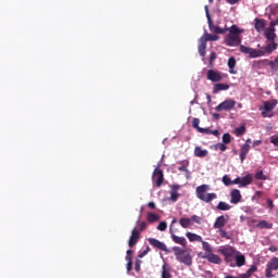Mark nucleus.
Masks as SVG:
<instances>
[{
	"mask_svg": "<svg viewBox=\"0 0 278 278\" xmlns=\"http://www.w3.org/2000/svg\"><path fill=\"white\" fill-rule=\"evenodd\" d=\"M265 38L269 41V42H275V38H277V34H275V27L270 26V28H268L265 31Z\"/></svg>",
	"mask_w": 278,
	"mask_h": 278,
	"instance_id": "20",
	"label": "nucleus"
},
{
	"mask_svg": "<svg viewBox=\"0 0 278 278\" xmlns=\"http://www.w3.org/2000/svg\"><path fill=\"white\" fill-rule=\"evenodd\" d=\"M233 261L236 262L237 266L241 267L247 264V257H244V254L237 251V254L233 256Z\"/></svg>",
	"mask_w": 278,
	"mask_h": 278,
	"instance_id": "16",
	"label": "nucleus"
},
{
	"mask_svg": "<svg viewBox=\"0 0 278 278\" xmlns=\"http://www.w3.org/2000/svg\"><path fill=\"white\" fill-rule=\"evenodd\" d=\"M168 224L166 222H161L157 226L159 231H166Z\"/></svg>",
	"mask_w": 278,
	"mask_h": 278,
	"instance_id": "42",
	"label": "nucleus"
},
{
	"mask_svg": "<svg viewBox=\"0 0 278 278\" xmlns=\"http://www.w3.org/2000/svg\"><path fill=\"white\" fill-rule=\"evenodd\" d=\"M263 194L264 193L262 191H256L254 197L252 198V201H258V199H262Z\"/></svg>",
	"mask_w": 278,
	"mask_h": 278,
	"instance_id": "45",
	"label": "nucleus"
},
{
	"mask_svg": "<svg viewBox=\"0 0 278 278\" xmlns=\"http://www.w3.org/2000/svg\"><path fill=\"white\" fill-rule=\"evenodd\" d=\"M155 247H157L160 251H168V248H166V244H156Z\"/></svg>",
	"mask_w": 278,
	"mask_h": 278,
	"instance_id": "55",
	"label": "nucleus"
},
{
	"mask_svg": "<svg viewBox=\"0 0 278 278\" xmlns=\"http://www.w3.org/2000/svg\"><path fill=\"white\" fill-rule=\"evenodd\" d=\"M247 132V127L244 126H240L238 128H236V136H243V134Z\"/></svg>",
	"mask_w": 278,
	"mask_h": 278,
	"instance_id": "39",
	"label": "nucleus"
},
{
	"mask_svg": "<svg viewBox=\"0 0 278 278\" xmlns=\"http://www.w3.org/2000/svg\"><path fill=\"white\" fill-rule=\"evenodd\" d=\"M225 278H244V276H243V274H241L239 277L226 276Z\"/></svg>",
	"mask_w": 278,
	"mask_h": 278,
	"instance_id": "64",
	"label": "nucleus"
},
{
	"mask_svg": "<svg viewBox=\"0 0 278 278\" xmlns=\"http://www.w3.org/2000/svg\"><path fill=\"white\" fill-rule=\"evenodd\" d=\"M277 103L275 101H265L264 102V110L265 112H273Z\"/></svg>",
	"mask_w": 278,
	"mask_h": 278,
	"instance_id": "29",
	"label": "nucleus"
},
{
	"mask_svg": "<svg viewBox=\"0 0 278 278\" xmlns=\"http://www.w3.org/2000/svg\"><path fill=\"white\" fill-rule=\"evenodd\" d=\"M152 181L155 184L156 188H161L164 184V172L161 168L156 167L152 175Z\"/></svg>",
	"mask_w": 278,
	"mask_h": 278,
	"instance_id": "10",
	"label": "nucleus"
},
{
	"mask_svg": "<svg viewBox=\"0 0 278 278\" xmlns=\"http://www.w3.org/2000/svg\"><path fill=\"white\" fill-rule=\"evenodd\" d=\"M241 53H244V55H249V58H262L264 55H270L273 51L277 49V43L275 41H270L267 46L262 47L261 49L256 50L253 48H249L247 46H240Z\"/></svg>",
	"mask_w": 278,
	"mask_h": 278,
	"instance_id": "1",
	"label": "nucleus"
},
{
	"mask_svg": "<svg viewBox=\"0 0 278 278\" xmlns=\"http://www.w3.org/2000/svg\"><path fill=\"white\" fill-rule=\"evenodd\" d=\"M138 240H140V230L135 228L131 232L130 239L128 241V244H137Z\"/></svg>",
	"mask_w": 278,
	"mask_h": 278,
	"instance_id": "21",
	"label": "nucleus"
},
{
	"mask_svg": "<svg viewBox=\"0 0 278 278\" xmlns=\"http://www.w3.org/2000/svg\"><path fill=\"white\" fill-rule=\"evenodd\" d=\"M187 238L189 242H202V244H207V242L203 241V238L197 233L187 232Z\"/></svg>",
	"mask_w": 278,
	"mask_h": 278,
	"instance_id": "19",
	"label": "nucleus"
},
{
	"mask_svg": "<svg viewBox=\"0 0 278 278\" xmlns=\"http://www.w3.org/2000/svg\"><path fill=\"white\" fill-rule=\"evenodd\" d=\"M216 61V52H212L210 55V64H214Z\"/></svg>",
	"mask_w": 278,
	"mask_h": 278,
	"instance_id": "52",
	"label": "nucleus"
},
{
	"mask_svg": "<svg viewBox=\"0 0 278 278\" xmlns=\"http://www.w3.org/2000/svg\"><path fill=\"white\" fill-rule=\"evenodd\" d=\"M215 148L224 152L227 149V143H217Z\"/></svg>",
	"mask_w": 278,
	"mask_h": 278,
	"instance_id": "47",
	"label": "nucleus"
},
{
	"mask_svg": "<svg viewBox=\"0 0 278 278\" xmlns=\"http://www.w3.org/2000/svg\"><path fill=\"white\" fill-rule=\"evenodd\" d=\"M200 45L198 46V51L201 58H205L206 49H207V43L203 39H199Z\"/></svg>",
	"mask_w": 278,
	"mask_h": 278,
	"instance_id": "23",
	"label": "nucleus"
},
{
	"mask_svg": "<svg viewBox=\"0 0 278 278\" xmlns=\"http://www.w3.org/2000/svg\"><path fill=\"white\" fill-rule=\"evenodd\" d=\"M162 278H173V275H170V271H168V269H166V267L164 266L162 270Z\"/></svg>",
	"mask_w": 278,
	"mask_h": 278,
	"instance_id": "41",
	"label": "nucleus"
},
{
	"mask_svg": "<svg viewBox=\"0 0 278 278\" xmlns=\"http://www.w3.org/2000/svg\"><path fill=\"white\" fill-rule=\"evenodd\" d=\"M199 123H201V121L199 118L194 117L192 121V128L197 129V131H199V129H201V127L199 126Z\"/></svg>",
	"mask_w": 278,
	"mask_h": 278,
	"instance_id": "40",
	"label": "nucleus"
},
{
	"mask_svg": "<svg viewBox=\"0 0 278 278\" xmlns=\"http://www.w3.org/2000/svg\"><path fill=\"white\" fill-rule=\"evenodd\" d=\"M228 68L231 75L236 74V72L233 71V68H236V58L231 56L228 59Z\"/></svg>",
	"mask_w": 278,
	"mask_h": 278,
	"instance_id": "32",
	"label": "nucleus"
},
{
	"mask_svg": "<svg viewBox=\"0 0 278 278\" xmlns=\"http://www.w3.org/2000/svg\"><path fill=\"white\" fill-rule=\"evenodd\" d=\"M249 151H251V146L249 143H244L240 149L241 162H244V160H247V155L249 154Z\"/></svg>",
	"mask_w": 278,
	"mask_h": 278,
	"instance_id": "18",
	"label": "nucleus"
},
{
	"mask_svg": "<svg viewBox=\"0 0 278 278\" xmlns=\"http://www.w3.org/2000/svg\"><path fill=\"white\" fill-rule=\"evenodd\" d=\"M177 199H179V193L177 191H170V201L175 203L177 202Z\"/></svg>",
	"mask_w": 278,
	"mask_h": 278,
	"instance_id": "43",
	"label": "nucleus"
},
{
	"mask_svg": "<svg viewBox=\"0 0 278 278\" xmlns=\"http://www.w3.org/2000/svg\"><path fill=\"white\" fill-rule=\"evenodd\" d=\"M227 31H229L230 35L233 36H240V34H242V30L240 28H238L237 25H232L230 28H226Z\"/></svg>",
	"mask_w": 278,
	"mask_h": 278,
	"instance_id": "31",
	"label": "nucleus"
},
{
	"mask_svg": "<svg viewBox=\"0 0 278 278\" xmlns=\"http://www.w3.org/2000/svg\"><path fill=\"white\" fill-rule=\"evenodd\" d=\"M268 17H269V21H275V18H278V9L275 8V9H270V12L268 14Z\"/></svg>",
	"mask_w": 278,
	"mask_h": 278,
	"instance_id": "36",
	"label": "nucleus"
},
{
	"mask_svg": "<svg viewBox=\"0 0 278 278\" xmlns=\"http://www.w3.org/2000/svg\"><path fill=\"white\" fill-rule=\"evenodd\" d=\"M204 42H216V40H220L218 35H211L208 33H204V35L200 38Z\"/></svg>",
	"mask_w": 278,
	"mask_h": 278,
	"instance_id": "17",
	"label": "nucleus"
},
{
	"mask_svg": "<svg viewBox=\"0 0 278 278\" xmlns=\"http://www.w3.org/2000/svg\"><path fill=\"white\" fill-rule=\"evenodd\" d=\"M256 31H264V27H266V23L264 20L256 18L254 25Z\"/></svg>",
	"mask_w": 278,
	"mask_h": 278,
	"instance_id": "27",
	"label": "nucleus"
},
{
	"mask_svg": "<svg viewBox=\"0 0 278 278\" xmlns=\"http://www.w3.org/2000/svg\"><path fill=\"white\" fill-rule=\"evenodd\" d=\"M203 250L206 251V253H212V247H210V244H203Z\"/></svg>",
	"mask_w": 278,
	"mask_h": 278,
	"instance_id": "54",
	"label": "nucleus"
},
{
	"mask_svg": "<svg viewBox=\"0 0 278 278\" xmlns=\"http://www.w3.org/2000/svg\"><path fill=\"white\" fill-rule=\"evenodd\" d=\"M126 262H128L126 265L127 273H131V268H134V263L131 262V260L126 261Z\"/></svg>",
	"mask_w": 278,
	"mask_h": 278,
	"instance_id": "50",
	"label": "nucleus"
},
{
	"mask_svg": "<svg viewBox=\"0 0 278 278\" xmlns=\"http://www.w3.org/2000/svg\"><path fill=\"white\" fill-rule=\"evenodd\" d=\"M249 223H256L255 224L256 229H273V224L266 220L256 222L255 219H249Z\"/></svg>",
	"mask_w": 278,
	"mask_h": 278,
	"instance_id": "15",
	"label": "nucleus"
},
{
	"mask_svg": "<svg viewBox=\"0 0 278 278\" xmlns=\"http://www.w3.org/2000/svg\"><path fill=\"white\" fill-rule=\"evenodd\" d=\"M135 270L137 273H140V261H137L136 264H135Z\"/></svg>",
	"mask_w": 278,
	"mask_h": 278,
	"instance_id": "58",
	"label": "nucleus"
},
{
	"mask_svg": "<svg viewBox=\"0 0 278 278\" xmlns=\"http://www.w3.org/2000/svg\"><path fill=\"white\" fill-rule=\"evenodd\" d=\"M206 78L208 81H213L214 84H218V81H223L225 78V74L214 71V70H208L206 73Z\"/></svg>",
	"mask_w": 278,
	"mask_h": 278,
	"instance_id": "8",
	"label": "nucleus"
},
{
	"mask_svg": "<svg viewBox=\"0 0 278 278\" xmlns=\"http://www.w3.org/2000/svg\"><path fill=\"white\" fill-rule=\"evenodd\" d=\"M150 244H162V242L157 241L156 239H149Z\"/></svg>",
	"mask_w": 278,
	"mask_h": 278,
	"instance_id": "57",
	"label": "nucleus"
},
{
	"mask_svg": "<svg viewBox=\"0 0 278 278\" xmlns=\"http://www.w3.org/2000/svg\"><path fill=\"white\" fill-rule=\"evenodd\" d=\"M260 144H262V140H255L253 142V147H260Z\"/></svg>",
	"mask_w": 278,
	"mask_h": 278,
	"instance_id": "63",
	"label": "nucleus"
},
{
	"mask_svg": "<svg viewBox=\"0 0 278 278\" xmlns=\"http://www.w3.org/2000/svg\"><path fill=\"white\" fill-rule=\"evenodd\" d=\"M223 90H229V85L227 84H215L213 87V94H218Z\"/></svg>",
	"mask_w": 278,
	"mask_h": 278,
	"instance_id": "24",
	"label": "nucleus"
},
{
	"mask_svg": "<svg viewBox=\"0 0 278 278\" xmlns=\"http://www.w3.org/2000/svg\"><path fill=\"white\" fill-rule=\"evenodd\" d=\"M190 220H193V223H197L198 225H201V217L193 215Z\"/></svg>",
	"mask_w": 278,
	"mask_h": 278,
	"instance_id": "51",
	"label": "nucleus"
},
{
	"mask_svg": "<svg viewBox=\"0 0 278 278\" xmlns=\"http://www.w3.org/2000/svg\"><path fill=\"white\" fill-rule=\"evenodd\" d=\"M225 45L227 47H240L242 45V38H240V35L228 34L225 37Z\"/></svg>",
	"mask_w": 278,
	"mask_h": 278,
	"instance_id": "6",
	"label": "nucleus"
},
{
	"mask_svg": "<svg viewBox=\"0 0 278 278\" xmlns=\"http://www.w3.org/2000/svg\"><path fill=\"white\" fill-rule=\"evenodd\" d=\"M205 13L210 31L213 34H227V28H220L219 26L214 25V21H212V15H210V9L207 7H205Z\"/></svg>",
	"mask_w": 278,
	"mask_h": 278,
	"instance_id": "5",
	"label": "nucleus"
},
{
	"mask_svg": "<svg viewBox=\"0 0 278 278\" xmlns=\"http://www.w3.org/2000/svg\"><path fill=\"white\" fill-rule=\"evenodd\" d=\"M148 207H149L150 210H155V203H154V202H149V203H148Z\"/></svg>",
	"mask_w": 278,
	"mask_h": 278,
	"instance_id": "59",
	"label": "nucleus"
},
{
	"mask_svg": "<svg viewBox=\"0 0 278 278\" xmlns=\"http://www.w3.org/2000/svg\"><path fill=\"white\" fill-rule=\"evenodd\" d=\"M251 184H253V176L251 174H248L241 178L240 188H247V186H251Z\"/></svg>",
	"mask_w": 278,
	"mask_h": 278,
	"instance_id": "22",
	"label": "nucleus"
},
{
	"mask_svg": "<svg viewBox=\"0 0 278 278\" xmlns=\"http://www.w3.org/2000/svg\"><path fill=\"white\" fill-rule=\"evenodd\" d=\"M160 220V215L155 214V213H151L149 212L147 214V222L148 223H157Z\"/></svg>",
	"mask_w": 278,
	"mask_h": 278,
	"instance_id": "26",
	"label": "nucleus"
},
{
	"mask_svg": "<svg viewBox=\"0 0 278 278\" xmlns=\"http://www.w3.org/2000/svg\"><path fill=\"white\" fill-rule=\"evenodd\" d=\"M199 257H201V260H207V262H210L211 264H222L223 263V258H220V256H218L214 253L200 252Z\"/></svg>",
	"mask_w": 278,
	"mask_h": 278,
	"instance_id": "9",
	"label": "nucleus"
},
{
	"mask_svg": "<svg viewBox=\"0 0 278 278\" xmlns=\"http://www.w3.org/2000/svg\"><path fill=\"white\" fill-rule=\"evenodd\" d=\"M231 142V135L229 132H226L223 135V143L229 144Z\"/></svg>",
	"mask_w": 278,
	"mask_h": 278,
	"instance_id": "37",
	"label": "nucleus"
},
{
	"mask_svg": "<svg viewBox=\"0 0 278 278\" xmlns=\"http://www.w3.org/2000/svg\"><path fill=\"white\" fill-rule=\"evenodd\" d=\"M216 210H218L219 212H229V210H231V205L227 202L220 201L216 205Z\"/></svg>",
	"mask_w": 278,
	"mask_h": 278,
	"instance_id": "25",
	"label": "nucleus"
},
{
	"mask_svg": "<svg viewBox=\"0 0 278 278\" xmlns=\"http://www.w3.org/2000/svg\"><path fill=\"white\" fill-rule=\"evenodd\" d=\"M232 184H236V185L240 186V185H241V178H240V177L236 178V179L232 181Z\"/></svg>",
	"mask_w": 278,
	"mask_h": 278,
	"instance_id": "61",
	"label": "nucleus"
},
{
	"mask_svg": "<svg viewBox=\"0 0 278 278\" xmlns=\"http://www.w3.org/2000/svg\"><path fill=\"white\" fill-rule=\"evenodd\" d=\"M253 273H257V266L256 265H251V267L247 270V273L242 274L243 278H251Z\"/></svg>",
	"mask_w": 278,
	"mask_h": 278,
	"instance_id": "33",
	"label": "nucleus"
},
{
	"mask_svg": "<svg viewBox=\"0 0 278 278\" xmlns=\"http://www.w3.org/2000/svg\"><path fill=\"white\" fill-rule=\"evenodd\" d=\"M265 62H268V65L271 68V71L278 70V56L274 61H268V60L254 61L253 66L254 68H260L262 64H265Z\"/></svg>",
	"mask_w": 278,
	"mask_h": 278,
	"instance_id": "12",
	"label": "nucleus"
},
{
	"mask_svg": "<svg viewBox=\"0 0 278 278\" xmlns=\"http://www.w3.org/2000/svg\"><path fill=\"white\" fill-rule=\"evenodd\" d=\"M199 134H206L207 136L212 135V129L210 128H199Z\"/></svg>",
	"mask_w": 278,
	"mask_h": 278,
	"instance_id": "44",
	"label": "nucleus"
},
{
	"mask_svg": "<svg viewBox=\"0 0 278 278\" xmlns=\"http://www.w3.org/2000/svg\"><path fill=\"white\" fill-rule=\"evenodd\" d=\"M173 251L180 264H185L186 266H192V255L190 254V250L174 247Z\"/></svg>",
	"mask_w": 278,
	"mask_h": 278,
	"instance_id": "2",
	"label": "nucleus"
},
{
	"mask_svg": "<svg viewBox=\"0 0 278 278\" xmlns=\"http://www.w3.org/2000/svg\"><path fill=\"white\" fill-rule=\"evenodd\" d=\"M179 223H180L181 227H184V229H188V227H190V225H192V219L182 217V218H180Z\"/></svg>",
	"mask_w": 278,
	"mask_h": 278,
	"instance_id": "34",
	"label": "nucleus"
},
{
	"mask_svg": "<svg viewBox=\"0 0 278 278\" xmlns=\"http://www.w3.org/2000/svg\"><path fill=\"white\" fill-rule=\"evenodd\" d=\"M227 223H229V215L228 214L222 215L216 218L214 223V229H223V227H225Z\"/></svg>",
	"mask_w": 278,
	"mask_h": 278,
	"instance_id": "13",
	"label": "nucleus"
},
{
	"mask_svg": "<svg viewBox=\"0 0 278 278\" xmlns=\"http://www.w3.org/2000/svg\"><path fill=\"white\" fill-rule=\"evenodd\" d=\"M131 255H134V251L127 250L126 261L131 260Z\"/></svg>",
	"mask_w": 278,
	"mask_h": 278,
	"instance_id": "56",
	"label": "nucleus"
},
{
	"mask_svg": "<svg viewBox=\"0 0 278 278\" xmlns=\"http://www.w3.org/2000/svg\"><path fill=\"white\" fill-rule=\"evenodd\" d=\"M207 190H210V185H202L197 187L195 192L200 201H203L204 203H211V201H214V199H218L216 193H207Z\"/></svg>",
	"mask_w": 278,
	"mask_h": 278,
	"instance_id": "3",
	"label": "nucleus"
},
{
	"mask_svg": "<svg viewBox=\"0 0 278 278\" xmlns=\"http://www.w3.org/2000/svg\"><path fill=\"white\" fill-rule=\"evenodd\" d=\"M172 240L176 244H184L186 242V238L184 237H177V235H172Z\"/></svg>",
	"mask_w": 278,
	"mask_h": 278,
	"instance_id": "35",
	"label": "nucleus"
},
{
	"mask_svg": "<svg viewBox=\"0 0 278 278\" xmlns=\"http://www.w3.org/2000/svg\"><path fill=\"white\" fill-rule=\"evenodd\" d=\"M270 142H271V144H274L275 147H278V137H271V138H270Z\"/></svg>",
	"mask_w": 278,
	"mask_h": 278,
	"instance_id": "53",
	"label": "nucleus"
},
{
	"mask_svg": "<svg viewBox=\"0 0 278 278\" xmlns=\"http://www.w3.org/2000/svg\"><path fill=\"white\" fill-rule=\"evenodd\" d=\"M178 164H180V166L178 167V170H180V173L190 174V172L188 170V164H190V162L180 161V162H178Z\"/></svg>",
	"mask_w": 278,
	"mask_h": 278,
	"instance_id": "30",
	"label": "nucleus"
},
{
	"mask_svg": "<svg viewBox=\"0 0 278 278\" xmlns=\"http://www.w3.org/2000/svg\"><path fill=\"white\" fill-rule=\"evenodd\" d=\"M147 226H148L147 222L139 223V232L144 231V229H147Z\"/></svg>",
	"mask_w": 278,
	"mask_h": 278,
	"instance_id": "48",
	"label": "nucleus"
},
{
	"mask_svg": "<svg viewBox=\"0 0 278 278\" xmlns=\"http://www.w3.org/2000/svg\"><path fill=\"white\" fill-rule=\"evenodd\" d=\"M223 182L225 184V186H231L232 184L231 178H229V176H224Z\"/></svg>",
	"mask_w": 278,
	"mask_h": 278,
	"instance_id": "46",
	"label": "nucleus"
},
{
	"mask_svg": "<svg viewBox=\"0 0 278 278\" xmlns=\"http://www.w3.org/2000/svg\"><path fill=\"white\" fill-rule=\"evenodd\" d=\"M273 270H278V258L277 257H274L268 262L267 268L265 270V277H267V278L274 277Z\"/></svg>",
	"mask_w": 278,
	"mask_h": 278,
	"instance_id": "11",
	"label": "nucleus"
},
{
	"mask_svg": "<svg viewBox=\"0 0 278 278\" xmlns=\"http://www.w3.org/2000/svg\"><path fill=\"white\" fill-rule=\"evenodd\" d=\"M236 108V100L227 99L224 102L219 103L215 110L216 112H229Z\"/></svg>",
	"mask_w": 278,
	"mask_h": 278,
	"instance_id": "7",
	"label": "nucleus"
},
{
	"mask_svg": "<svg viewBox=\"0 0 278 278\" xmlns=\"http://www.w3.org/2000/svg\"><path fill=\"white\" fill-rule=\"evenodd\" d=\"M219 236H220L222 238H226L227 240L230 239L229 233H227V232H226L225 230H223V229L219 230Z\"/></svg>",
	"mask_w": 278,
	"mask_h": 278,
	"instance_id": "49",
	"label": "nucleus"
},
{
	"mask_svg": "<svg viewBox=\"0 0 278 278\" xmlns=\"http://www.w3.org/2000/svg\"><path fill=\"white\" fill-rule=\"evenodd\" d=\"M147 253H149V248H147L146 251L141 252V253L139 254V257H144V255H147Z\"/></svg>",
	"mask_w": 278,
	"mask_h": 278,
	"instance_id": "62",
	"label": "nucleus"
},
{
	"mask_svg": "<svg viewBox=\"0 0 278 278\" xmlns=\"http://www.w3.org/2000/svg\"><path fill=\"white\" fill-rule=\"evenodd\" d=\"M238 250L231 245H222L218 248L217 253L223 255L225 262L233 266V257H236Z\"/></svg>",
	"mask_w": 278,
	"mask_h": 278,
	"instance_id": "4",
	"label": "nucleus"
},
{
	"mask_svg": "<svg viewBox=\"0 0 278 278\" xmlns=\"http://www.w3.org/2000/svg\"><path fill=\"white\" fill-rule=\"evenodd\" d=\"M240 201H242V193H240V190L233 189L230 192V203H232L233 205H238Z\"/></svg>",
	"mask_w": 278,
	"mask_h": 278,
	"instance_id": "14",
	"label": "nucleus"
},
{
	"mask_svg": "<svg viewBox=\"0 0 278 278\" xmlns=\"http://www.w3.org/2000/svg\"><path fill=\"white\" fill-rule=\"evenodd\" d=\"M207 153H208L207 150H202L201 147L194 148L195 157H206Z\"/></svg>",
	"mask_w": 278,
	"mask_h": 278,
	"instance_id": "28",
	"label": "nucleus"
},
{
	"mask_svg": "<svg viewBox=\"0 0 278 278\" xmlns=\"http://www.w3.org/2000/svg\"><path fill=\"white\" fill-rule=\"evenodd\" d=\"M255 179H261L262 181H266V179H268V177H266V175H264V172L260 170L255 174Z\"/></svg>",
	"mask_w": 278,
	"mask_h": 278,
	"instance_id": "38",
	"label": "nucleus"
},
{
	"mask_svg": "<svg viewBox=\"0 0 278 278\" xmlns=\"http://www.w3.org/2000/svg\"><path fill=\"white\" fill-rule=\"evenodd\" d=\"M177 190H179V185H173L172 192H177Z\"/></svg>",
	"mask_w": 278,
	"mask_h": 278,
	"instance_id": "60",
	"label": "nucleus"
}]
</instances>
